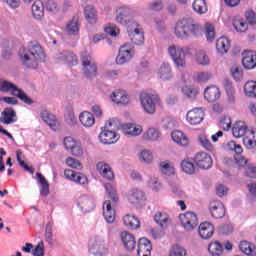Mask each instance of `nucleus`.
Instances as JSON below:
<instances>
[{
    "label": "nucleus",
    "mask_w": 256,
    "mask_h": 256,
    "mask_svg": "<svg viewBox=\"0 0 256 256\" xmlns=\"http://www.w3.org/2000/svg\"><path fill=\"white\" fill-rule=\"evenodd\" d=\"M230 73L234 81H241V79H243V68L239 66H232L230 69Z\"/></svg>",
    "instance_id": "obj_58"
},
{
    "label": "nucleus",
    "mask_w": 256,
    "mask_h": 256,
    "mask_svg": "<svg viewBox=\"0 0 256 256\" xmlns=\"http://www.w3.org/2000/svg\"><path fill=\"white\" fill-rule=\"evenodd\" d=\"M213 233H215V227L210 222H202L198 227V235L201 239H211Z\"/></svg>",
    "instance_id": "obj_23"
},
{
    "label": "nucleus",
    "mask_w": 256,
    "mask_h": 256,
    "mask_svg": "<svg viewBox=\"0 0 256 256\" xmlns=\"http://www.w3.org/2000/svg\"><path fill=\"white\" fill-rule=\"evenodd\" d=\"M180 165L184 173H187V175H193V173H195V164L190 160H182Z\"/></svg>",
    "instance_id": "obj_54"
},
{
    "label": "nucleus",
    "mask_w": 256,
    "mask_h": 256,
    "mask_svg": "<svg viewBox=\"0 0 256 256\" xmlns=\"http://www.w3.org/2000/svg\"><path fill=\"white\" fill-rule=\"evenodd\" d=\"M66 32L68 35H77L79 33V20L73 18L66 23Z\"/></svg>",
    "instance_id": "obj_44"
},
{
    "label": "nucleus",
    "mask_w": 256,
    "mask_h": 256,
    "mask_svg": "<svg viewBox=\"0 0 256 256\" xmlns=\"http://www.w3.org/2000/svg\"><path fill=\"white\" fill-rule=\"evenodd\" d=\"M98 139L103 145H112V143L119 141V134H116L114 130L105 129L101 131Z\"/></svg>",
    "instance_id": "obj_18"
},
{
    "label": "nucleus",
    "mask_w": 256,
    "mask_h": 256,
    "mask_svg": "<svg viewBox=\"0 0 256 256\" xmlns=\"http://www.w3.org/2000/svg\"><path fill=\"white\" fill-rule=\"evenodd\" d=\"M127 28L128 37L132 43V45H143L145 42V34L143 32V27L139 22L134 21L131 22Z\"/></svg>",
    "instance_id": "obj_9"
},
{
    "label": "nucleus",
    "mask_w": 256,
    "mask_h": 256,
    "mask_svg": "<svg viewBox=\"0 0 256 256\" xmlns=\"http://www.w3.org/2000/svg\"><path fill=\"white\" fill-rule=\"evenodd\" d=\"M16 159L20 167H23L24 171H28V173H31V175H33L35 170L33 169V167L27 166V164H25V154H23L21 150L16 151Z\"/></svg>",
    "instance_id": "obj_45"
},
{
    "label": "nucleus",
    "mask_w": 256,
    "mask_h": 256,
    "mask_svg": "<svg viewBox=\"0 0 256 256\" xmlns=\"http://www.w3.org/2000/svg\"><path fill=\"white\" fill-rule=\"evenodd\" d=\"M128 201L132 205H139L147 201V196L145 195V192H143L142 190L134 188L130 190L128 193Z\"/></svg>",
    "instance_id": "obj_20"
},
{
    "label": "nucleus",
    "mask_w": 256,
    "mask_h": 256,
    "mask_svg": "<svg viewBox=\"0 0 256 256\" xmlns=\"http://www.w3.org/2000/svg\"><path fill=\"white\" fill-rule=\"evenodd\" d=\"M169 256H187V250L181 245H174L169 251Z\"/></svg>",
    "instance_id": "obj_55"
},
{
    "label": "nucleus",
    "mask_w": 256,
    "mask_h": 256,
    "mask_svg": "<svg viewBox=\"0 0 256 256\" xmlns=\"http://www.w3.org/2000/svg\"><path fill=\"white\" fill-rule=\"evenodd\" d=\"M104 188L106 189L110 199H112L114 203H117V201H119V197H117V192L115 191V188H113V185H111V183H106L104 184Z\"/></svg>",
    "instance_id": "obj_59"
},
{
    "label": "nucleus",
    "mask_w": 256,
    "mask_h": 256,
    "mask_svg": "<svg viewBox=\"0 0 256 256\" xmlns=\"http://www.w3.org/2000/svg\"><path fill=\"white\" fill-rule=\"evenodd\" d=\"M18 57L23 67L26 69H37L39 63L45 61V52L39 44H29L22 46L18 51Z\"/></svg>",
    "instance_id": "obj_1"
},
{
    "label": "nucleus",
    "mask_w": 256,
    "mask_h": 256,
    "mask_svg": "<svg viewBox=\"0 0 256 256\" xmlns=\"http://www.w3.org/2000/svg\"><path fill=\"white\" fill-rule=\"evenodd\" d=\"M136 53L137 51L135 50V46H133V44L127 42L121 45L115 58L116 65H127V63H131V61L135 59Z\"/></svg>",
    "instance_id": "obj_5"
},
{
    "label": "nucleus",
    "mask_w": 256,
    "mask_h": 256,
    "mask_svg": "<svg viewBox=\"0 0 256 256\" xmlns=\"http://www.w3.org/2000/svg\"><path fill=\"white\" fill-rule=\"evenodd\" d=\"M194 162L200 169H211L213 158L206 152H198L194 157Z\"/></svg>",
    "instance_id": "obj_13"
},
{
    "label": "nucleus",
    "mask_w": 256,
    "mask_h": 256,
    "mask_svg": "<svg viewBox=\"0 0 256 256\" xmlns=\"http://www.w3.org/2000/svg\"><path fill=\"white\" fill-rule=\"evenodd\" d=\"M242 65L245 69L251 70L256 67V52L248 51L245 52L242 59Z\"/></svg>",
    "instance_id": "obj_28"
},
{
    "label": "nucleus",
    "mask_w": 256,
    "mask_h": 256,
    "mask_svg": "<svg viewBox=\"0 0 256 256\" xmlns=\"http://www.w3.org/2000/svg\"><path fill=\"white\" fill-rule=\"evenodd\" d=\"M209 211L214 219H223L225 217V204L219 200H213L209 204Z\"/></svg>",
    "instance_id": "obj_16"
},
{
    "label": "nucleus",
    "mask_w": 256,
    "mask_h": 256,
    "mask_svg": "<svg viewBox=\"0 0 256 256\" xmlns=\"http://www.w3.org/2000/svg\"><path fill=\"white\" fill-rule=\"evenodd\" d=\"M194 61H196L197 65H201L202 67H207V65H211V59L207 52L204 50H198L194 55Z\"/></svg>",
    "instance_id": "obj_38"
},
{
    "label": "nucleus",
    "mask_w": 256,
    "mask_h": 256,
    "mask_svg": "<svg viewBox=\"0 0 256 256\" xmlns=\"http://www.w3.org/2000/svg\"><path fill=\"white\" fill-rule=\"evenodd\" d=\"M123 134L126 137H139V135H143V126L140 124L133 123L124 124Z\"/></svg>",
    "instance_id": "obj_22"
},
{
    "label": "nucleus",
    "mask_w": 256,
    "mask_h": 256,
    "mask_svg": "<svg viewBox=\"0 0 256 256\" xmlns=\"http://www.w3.org/2000/svg\"><path fill=\"white\" fill-rule=\"evenodd\" d=\"M167 54L176 69H187V55H191L189 46L171 44L167 48Z\"/></svg>",
    "instance_id": "obj_3"
},
{
    "label": "nucleus",
    "mask_w": 256,
    "mask_h": 256,
    "mask_svg": "<svg viewBox=\"0 0 256 256\" xmlns=\"http://www.w3.org/2000/svg\"><path fill=\"white\" fill-rule=\"evenodd\" d=\"M226 148L228 149V151H234L236 153V155H241L243 153V147H241V145L237 144L236 141H229L226 144Z\"/></svg>",
    "instance_id": "obj_60"
},
{
    "label": "nucleus",
    "mask_w": 256,
    "mask_h": 256,
    "mask_svg": "<svg viewBox=\"0 0 256 256\" xmlns=\"http://www.w3.org/2000/svg\"><path fill=\"white\" fill-rule=\"evenodd\" d=\"M140 103L147 115H155L157 107H161V98L157 94L143 92L140 94Z\"/></svg>",
    "instance_id": "obj_4"
},
{
    "label": "nucleus",
    "mask_w": 256,
    "mask_h": 256,
    "mask_svg": "<svg viewBox=\"0 0 256 256\" xmlns=\"http://www.w3.org/2000/svg\"><path fill=\"white\" fill-rule=\"evenodd\" d=\"M208 251L212 256L223 255V246L219 242H212L208 246Z\"/></svg>",
    "instance_id": "obj_49"
},
{
    "label": "nucleus",
    "mask_w": 256,
    "mask_h": 256,
    "mask_svg": "<svg viewBox=\"0 0 256 256\" xmlns=\"http://www.w3.org/2000/svg\"><path fill=\"white\" fill-rule=\"evenodd\" d=\"M231 48V42L229 38L222 36L216 41V51L220 55H225Z\"/></svg>",
    "instance_id": "obj_36"
},
{
    "label": "nucleus",
    "mask_w": 256,
    "mask_h": 256,
    "mask_svg": "<svg viewBox=\"0 0 256 256\" xmlns=\"http://www.w3.org/2000/svg\"><path fill=\"white\" fill-rule=\"evenodd\" d=\"M204 98L208 103H215L221 99V90L217 86H208L204 90Z\"/></svg>",
    "instance_id": "obj_24"
},
{
    "label": "nucleus",
    "mask_w": 256,
    "mask_h": 256,
    "mask_svg": "<svg viewBox=\"0 0 256 256\" xmlns=\"http://www.w3.org/2000/svg\"><path fill=\"white\" fill-rule=\"evenodd\" d=\"M142 139L152 142L159 141L161 139V131L155 127H150L142 134Z\"/></svg>",
    "instance_id": "obj_35"
},
{
    "label": "nucleus",
    "mask_w": 256,
    "mask_h": 256,
    "mask_svg": "<svg viewBox=\"0 0 256 256\" xmlns=\"http://www.w3.org/2000/svg\"><path fill=\"white\" fill-rule=\"evenodd\" d=\"M105 33L108 35H111V37H118L119 33H121V30L117 25L110 24L106 28H104Z\"/></svg>",
    "instance_id": "obj_63"
},
{
    "label": "nucleus",
    "mask_w": 256,
    "mask_h": 256,
    "mask_svg": "<svg viewBox=\"0 0 256 256\" xmlns=\"http://www.w3.org/2000/svg\"><path fill=\"white\" fill-rule=\"evenodd\" d=\"M45 9L51 15H57V12L59 11V4L55 0H48L45 3Z\"/></svg>",
    "instance_id": "obj_53"
},
{
    "label": "nucleus",
    "mask_w": 256,
    "mask_h": 256,
    "mask_svg": "<svg viewBox=\"0 0 256 256\" xmlns=\"http://www.w3.org/2000/svg\"><path fill=\"white\" fill-rule=\"evenodd\" d=\"M211 77V72H198L195 75V81H197L198 83H207V81H209Z\"/></svg>",
    "instance_id": "obj_61"
},
{
    "label": "nucleus",
    "mask_w": 256,
    "mask_h": 256,
    "mask_svg": "<svg viewBox=\"0 0 256 256\" xmlns=\"http://www.w3.org/2000/svg\"><path fill=\"white\" fill-rule=\"evenodd\" d=\"M64 175L66 179H69L70 181H74V183H77L78 185L85 186L89 184V179L83 173H77L71 169H67L64 171Z\"/></svg>",
    "instance_id": "obj_19"
},
{
    "label": "nucleus",
    "mask_w": 256,
    "mask_h": 256,
    "mask_svg": "<svg viewBox=\"0 0 256 256\" xmlns=\"http://www.w3.org/2000/svg\"><path fill=\"white\" fill-rule=\"evenodd\" d=\"M233 27L238 33H245V31L249 29L247 22H245L243 19H235L233 21Z\"/></svg>",
    "instance_id": "obj_52"
},
{
    "label": "nucleus",
    "mask_w": 256,
    "mask_h": 256,
    "mask_svg": "<svg viewBox=\"0 0 256 256\" xmlns=\"http://www.w3.org/2000/svg\"><path fill=\"white\" fill-rule=\"evenodd\" d=\"M182 93L183 95H185V97H187L188 99H195V97H197V90L193 89L189 86H184L182 87Z\"/></svg>",
    "instance_id": "obj_64"
},
{
    "label": "nucleus",
    "mask_w": 256,
    "mask_h": 256,
    "mask_svg": "<svg viewBox=\"0 0 256 256\" xmlns=\"http://www.w3.org/2000/svg\"><path fill=\"white\" fill-rule=\"evenodd\" d=\"M205 119V109L194 108L187 112L186 120L189 125H201Z\"/></svg>",
    "instance_id": "obj_12"
},
{
    "label": "nucleus",
    "mask_w": 256,
    "mask_h": 256,
    "mask_svg": "<svg viewBox=\"0 0 256 256\" xmlns=\"http://www.w3.org/2000/svg\"><path fill=\"white\" fill-rule=\"evenodd\" d=\"M160 171L163 175H175V166L169 161H162L159 164Z\"/></svg>",
    "instance_id": "obj_46"
},
{
    "label": "nucleus",
    "mask_w": 256,
    "mask_h": 256,
    "mask_svg": "<svg viewBox=\"0 0 256 256\" xmlns=\"http://www.w3.org/2000/svg\"><path fill=\"white\" fill-rule=\"evenodd\" d=\"M199 33H201V26L195 23L193 18H183L178 20L174 27V34L178 39L197 37Z\"/></svg>",
    "instance_id": "obj_2"
},
{
    "label": "nucleus",
    "mask_w": 256,
    "mask_h": 256,
    "mask_svg": "<svg viewBox=\"0 0 256 256\" xmlns=\"http://www.w3.org/2000/svg\"><path fill=\"white\" fill-rule=\"evenodd\" d=\"M198 141L203 149H206V151H213V144H211V141H209V137H207L206 134H200L198 136Z\"/></svg>",
    "instance_id": "obj_51"
},
{
    "label": "nucleus",
    "mask_w": 256,
    "mask_h": 256,
    "mask_svg": "<svg viewBox=\"0 0 256 256\" xmlns=\"http://www.w3.org/2000/svg\"><path fill=\"white\" fill-rule=\"evenodd\" d=\"M192 7L196 13L203 15L207 11V2L205 0H195Z\"/></svg>",
    "instance_id": "obj_48"
},
{
    "label": "nucleus",
    "mask_w": 256,
    "mask_h": 256,
    "mask_svg": "<svg viewBox=\"0 0 256 256\" xmlns=\"http://www.w3.org/2000/svg\"><path fill=\"white\" fill-rule=\"evenodd\" d=\"M148 187H150V189L152 191H161L163 185L161 184V182H159V178L157 177H150V179L148 180Z\"/></svg>",
    "instance_id": "obj_57"
},
{
    "label": "nucleus",
    "mask_w": 256,
    "mask_h": 256,
    "mask_svg": "<svg viewBox=\"0 0 256 256\" xmlns=\"http://www.w3.org/2000/svg\"><path fill=\"white\" fill-rule=\"evenodd\" d=\"M0 91L2 93H11L15 97H18V99H21L26 105H33L32 99L27 97V94L23 90L7 80H0Z\"/></svg>",
    "instance_id": "obj_6"
},
{
    "label": "nucleus",
    "mask_w": 256,
    "mask_h": 256,
    "mask_svg": "<svg viewBox=\"0 0 256 256\" xmlns=\"http://www.w3.org/2000/svg\"><path fill=\"white\" fill-rule=\"evenodd\" d=\"M226 95H227V102L230 105L235 104L236 98H235V88H233L231 85L226 86Z\"/></svg>",
    "instance_id": "obj_62"
},
{
    "label": "nucleus",
    "mask_w": 256,
    "mask_h": 256,
    "mask_svg": "<svg viewBox=\"0 0 256 256\" xmlns=\"http://www.w3.org/2000/svg\"><path fill=\"white\" fill-rule=\"evenodd\" d=\"M244 93L247 97H256V82L248 81L244 85Z\"/></svg>",
    "instance_id": "obj_50"
},
{
    "label": "nucleus",
    "mask_w": 256,
    "mask_h": 256,
    "mask_svg": "<svg viewBox=\"0 0 256 256\" xmlns=\"http://www.w3.org/2000/svg\"><path fill=\"white\" fill-rule=\"evenodd\" d=\"M77 206L83 213H91L95 209V199L88 195H82L77 199Z\"/></svg>",
    "instance_id": "obj_15"
},
{
    "label": "nucleus",
    "mask_w": 256,
    "mask_h": 256,
    "mask_svg": "<svg viewBox=\"0 0 256 256\" xmlns=\"http://www.w3.org/2000/svg\"><path fill=\"white\" fill-rule=\"evenodd\" d=\"M135 10L127 6H118L115 10V21L123 27L135 22Z\"/></svg>",
    "instance_id": "obj_8"
},
{
    "label": "nucleus",
    "mask_w": 256,
    "mask_h": 256,
    "mask_svg": "<svg viewBox=\"0 0 256 256\" xmlns=\"http://www.w3.org/2000/svg\"><path fill=\"white\" fill-rule=\"evenodd\" d=\"M243 143L247 149H253L256 146V131L248 130L243 139Z\"/></svg>",
    "instance_id": "obj_43"
},
{
    "label": "nucleus",
    "mask_w": 256,
    "mask_h": 256,
    "mask_svg": "<svg viewBox=\"0 0 256 256\" xmlns=\"http://www.w3.org/2000/svg\"><path fill=\"white\" fill-rule=\"evenodd\" d=\"M103 215L105 221L108 223H114L115 221V208L111 205L110 200H106L103 204Z\"/></svg>",
    "instance_id": "obj_33"
},
{
    "label": "nucleus",
    "mask_w": 256,
    "mask_h": 256,
    "mask_svg": "<svg viewBox=\"0 0 256 256\" xmlns=\"http://www.w3.org/2000/svg\"><path fill=\"white\" fill-rule=\"evenodd\" d=\"M110 99L112 103L116 105H129L131 99L129 98V93L123 89H116L110 94Z\"/></svg>",
    "instance_id": "obj_14"
},
{
    "label": "nucleus",
    "mask_w": 256,
    "mask_h": 256,
    "mask_svg": "<svg viewBox=\"0 0 256 256\" xmlns=\"http://www.w3.org/2000/svg\"><path fill=\"white\" fill-rule=\"evenodd\" d=\"M249 129H247V123L244 121L236 122L232 127L233 137L236 139H241V137H245Z\"/></svg>",
    "instance_id": "obj_29"
},
{
    "label": "nucleus",
    "mask_w": 256,
    "mask_h": 256,
    "mask_svg": "<svg viewBox=\"0 0 256 256\" xmlns=\"http://www.w3.org/2000/svg\"><path fill=\"white\" fill-rule=\"evenodd\" d=\"M138 157L141 163H146V165H151V163H153V152L150 150L144 149L140 151Z\"/></svg>",
    "instance_id": "obj_47"
},
{
    "label": "nucleus",
    "mask_w": 256,
    "mask_h": 256,
    "mask_svg": "<svg viewBox=\"0 0 256 256\" xmlns=\"http://www.w3.org/2000/svg\"><path fill=\"white\" fill-rule=\"evenodd\" d=\"M40 117L42 121H44V123H47V125H49L52 131H57L59 123L57 122V117L55 115L51 114L47 110H42L40 112Z\"/></svg>",
    "instance_id": "obj_25"
},
{
    "label": "nucleus",
    "mask_w": 256,
    "mask_h": 256,
    "mask_svg": "<svg viewBox=\"0 0 256 256\" xmlns=\"http://www.w3.org/2000/svg\"><path fill=\"white\" fill-rule=\"evenodd\" d=\"M79 121L83 127H93L95 125V116L89 111H83L79 115Z\"/></svg>",
    "instance_id": "obj_37"
},
{
    "label": "nucleus",
    "mask_w": 256,
    "mask_h": 256,
    "mask_svg": "<svg viewBox=\"0 0 256 256\" xmlns=\"http://www.w3.org/2000/svg\"><path fill=\"white\" fill-rule=\"evenodd\" d=\"M154 221L162 227V229H165L166 227H169V223H171V218H169V214L166 212H156L154 215Z\"/></svg>",
    "instance_id": "obj_39"
},
{
    "label": "nucleus",
    "mask_w": 256,
    "mask_h": 256,
    "mask_svg": "<svg viewBox=\"0 0 256 256\" xmlns=\"http://www.w3.org/2000/svg\"><path fill=\"white\" fill-rule=\"evenodd\" d=\"M123 224L125 227H127V229H131L132 231H135V229H139V227H141L139 218L133 214H126L123 217Z\"/></svg>",
    "instance_id": "obj_31"
},
{
    "label": "nucleus",
    "mask_w": 256,
    "mask_h": 256,
    "mask_svg": "<svg viewBox=\"0 0 256 256\" xmlns=\"http://www.w3.org/2000/svg\"><path fill=\"white\" fill-rule=\"evenodd\" d=\"M171 138L180 147H187L189 145V137L183 133L181 130H174L171 133Z\"/></svg>",
    "instance_id": "obj_30"
},
{
    "label": "nucleus",
    "mask_w": 256,
    "mask_h": 256,
    "mask_svg": "<svg viewBox=\"0 0 256 256\" xmlns=\"http://www.w3.org/2000/svg\"><path fill=\"white\" fill-rule=\"evenodd\" d=\"M205 35L210 43L215 39V26L211 23L205 24Z\"/></svg>",
    "instance_id": "obj_56"
},
{
    "label": "nucleus",
    "mask_w": 256,
    "mask_h": 256,
    "mask_svg": "<svg viewBox=\"0 0 256 256\" xmlns=\"http://www.w3.org/2000/svg\"><path fill=\"white\" fill-rule=\"evenodd\" d=\"M89 252L95 256L107 255V247H105V240L101 237H95L89 243Z\"/></svg>",
    "instance_id": "obj_11"
},
{
    "label": "nucleus",
    "mask_w": 256,
    "mask_h": 256,
    "mask_svg": "<svg viewBox=\"0 0 256 256\" xmlns=\"http://www.w3.org/2000/svg\"><path fill=\"white\" fill-rule=\"evenodd\" d=\"M120 239L125 249H127L128 251H133V249H135V247L137 246V241L135 240V236H133V234L127 231L121 232Z\"/></svg>",
    "instance_id": "obj_26"
},
{
    "label": "nucleus",
    "mask_w": 256,
    "mask_h": 256,
    "mask_svg": "<svg viewBox=\"0 0 256 256\" xmlns=\"http://www.w3.org/2000/svg\"><path fill=\"white\" fill-rule=\"evenodd\" d=\"M32 15L37 21H41L45 17V5L43 1L36 0L32 5Z\"/></svg>",
    "instance_id": "obj_32"
},
{
    "label": "nucleus",
    "mask_w": 256,
    "mask_h": 256,
    "mask_svg": "<svg viewBox=\"0 0 256 256\" xmlns=\"http://www.w3.org/2000/svg\"><path fill=\"white\" fill-rule=\"evenodd\" d=\"M81 63H82V71L88 79H93V77H97V63H95V59L88 51H83L80 54Z\"/></svg>",
    "instance_id": "obj_7"
},
{
    "label": "nucleus",
    "mask_w": 256,
    "mask_h": 256,
    "mask_svg": "<svg viewBox=\"0 0 256 256\" xmlns=\"http://www.w3.org/2000/svg\"><path fill=\"white\" fill-rule=\"evenodd\" d=\"M15 110L11 108H6L0 117L1 123H4V125H11V123H15Z\"/></svg>",
    "instance_id": "obj_42"
},
{
    "label": "nucleus",
    "mask_w": 256,
    "mask_h": 256,
    "mask_svg": "<svg viewBox=\"0 0 256 256\" xmlns=\"http://www.w3.org/2000/svg\"><path fill=\"white\" fill-rule=\"evenodd\" d=\"M96 169L99 175L103 177V179H106L107 181H113L115 179V173H113V168L107 162H98L96 164Z\"/></svg>",
    "instance_id": "obj_17"
},
{
    "label": "nucleus",
    "mask_w": 256,
    "mask_h": 256,
    "mask_svg": "<svg viewBox=\"0 0 256 256\" xmlns=\"http://www.w3.org/2000/svg\"><path fill=\"white\" fill-rule=\"evenodd\" d=\"M239 249L244 255L255 256L256 255V246L255 244L249 241H241L239 243Z\"/></svg>",
    "instance_id": "obj_40"
},
{
    "label": "nucleus",
    "mask_w": 256,
    "mask_h": 256,
    "mask_svg": "<svg viewBox=\"0 0 256 256\" xmlns=\"http://www.w3.org/2000/svg\"><path fill=\"white\" fill-rule=\"evenodd\" d=\"M36 179H37V183L40 187V195L41 197H47L50 193L49 190V182L47 181V179L45 178V176H43V174L41 173H36Z\"/></svg>",
    "instance_id": "obj_34"
},
{
    "label": "nucleus",
    "mask_w": 256,
    "mask_h": 256,
    "mask_svg": "<svg viewBox=\"0 0 256 256\" xmlns=\"http://www.w3.org/2000/svg\"><path fill=\"white\" fill-rule=\"evenodd\" d=\"M151 251H153V245L151 240L143 237L138 241L137 256H151Z\"/></svg>",
    "instance_id": "obj_21"
},
{
    "label": "nucleus",
    "mask_w": 256,
    "mask_h": 256,
    "mask_svg": "<svg viewBox=\"0 0 256 256\" xmlns=\"http://www.w3.org/2000/svg\"><path fill=\"white\" fill-rule=\"evenodd\" d=\"M157 75L162 81H170V79H173V69L171 68V64L163 63L157 70Z\"/></svg>",
    "instance_id": "obj_27"
},
{
    "label": "nucleus",
    "mask_w": 256,
    "mask_h": 256,
    "mask_svg": "<svg viewBox=\"0 0 256 256\" xmlns=\"http://www.w3.org/2000/svg\"><path fill=\"white\" fill-rule=\"evenodd\" d=\"M84 15L88 23H90L91 25H95V23H97L98 13L97 9H95L93 5H88L85 7Z\"/></svg>",
    "instance_id": "obj_41"
},
{
    "label": "nucleus",
    "mask_w": 256,
    "mask_h": 256,
    "mask_svg": "<svg viewBox=\"0 0 256 256\" xmlns=\"http://www.w3.org/2000/svg\"><path fill=\"white\" fill-rule=\"evenodd\" d=\"M179 219L185 231H194L197 228V225H199V219L194 212L180 214Z\"/></svg>",
    "instance_id": "obj_10"
}]
</instances>
